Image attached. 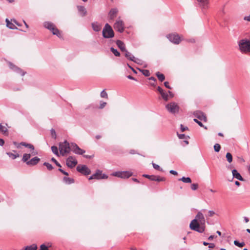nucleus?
I'll list each match as a JSON object with an SVG mask.
<instances>
[{"label":"nucleus","instance_id":"obj_1","mask_svg":"<svg viewBox=\"0 0 250 250\" xmlns=\"http://www.w3.org/2000/svg\"><path fill=\"white\" fill-rule=\"evenodd\" d=\"M205 222L206 220L203 214L199 211L196 214L195 218L191 221L189 228L191 230L199 233H203L206 228Z\"/></svg>","mask_w":250,"mask_h":250},{"label":"nucleus","instance_id":"obj_2","mask_svg":"<svg viewBox=\"0 0 250 250\" xmlns=\"http://www.w3.org/2000/svg\"><path fill=\"white\" fill-rule=\"evenodd\" d=\"M239 49L242 53H250V40L243 39L238 42Z\"/></svg>","mask_w":250,"mask_h":250},{"label":"nucleus","instance_id":"obj_3","mask_svg":"<svg viewBox=\"0 0 250 250\" xmlns=\"http://www.w3.org/2000/svg\"><path fill=\"white\" fill-rule=\"evenodd\" d=\"M43 26L45 28L49 30L53 35H56L59 38L62 37L60 31L52 22L45 21L43 23Z\"/></svg>","mask_w":250,"mask_h":250},{"label":"nucleus","instance_id":"obj_4","mask_svg":"<svg viewBox=\"0 0 250 250\" xmlns=\"http://www.w3.org/2000/svg\"><path fill=\"white\" fill-rule=\"evenodd\" d=\"M71 146L66 140L59 144L60 152L62 156L69 153L71 151Z\"/></svg>","mask_w":250,"mask_h":250},{"label":"nucleus","instance_id":"obj_5","mask_svg":"<svg viewBox=\"0 0 250 250\" xmlns=\"http://www.w3.org/2000/svg\"><path fill=\"white\" fill-rule=\"evenodd\" d=\"M103 36L104 38L109 39L113 38L114 33L111 26L108 23H106L103 30Z\"/></svg>","mask_w":250,"mask_h":250},{"label":"nucleus","instance_id":"obj_6","mask_svg":"<svg viewBox=\"0 0 250 250\" xmlns=\"http://www.w3.org/2000/svg\"><path fill=\"white\" fill-rule=\"evenodd\" d=\"M195 3L198 7L204 12L209 8V0H195Z\"/></svg>","mask_w":250,"mask_h":250},{"label":"nucleus","instance_id":"obj_7","mask_svg":"<svg viewBox=\"0 0 250 250\" xmlns=\"http://www.w3.org/2000/svg\"><path fill=\"white\" fill-rule=\"evenodd\" d=\"M167 109L172 114L178 113L179 110V107L177 104L174 102H172L166 105Z\"/></svg>","mask_w":250,"mask_h":250},{"label":"nucleus","instance_id":"obj_8","mask_svg":"<svg viewBox=\"0 0 250 250\" xmlns=\"http://www.w3.org/2000/svg\"><path fill=\"white\" fill-rule=\"evenodd\" d=\"M132 175V172L124 171H117L113 173L112 175L119 178L126 179L130 177Z\"/></svg>","mask_w":250,"mask_h":250},{"label":"nucleus","instance_id":"obj_9","mask_svg":"<svg viewBox=\"0 0 250 250\" xmlns=\"http://www.w3.org/2000/svg\"><path fill=\"white\" fill-rule=\"evenodd\" d=\"M107 177L108 176L106 175L103 174L102 171L98 169L94 174L90 176L89 180L107 179Z\"/></svg>","mask_w":250,"mask_h":250},{"label":"nucleus","instance_id":"obj_10","mask_svg":"<svg viewBox=\"0 0 250 250\" xmlns=\"http://www.w3.org/2000/svg\"><path fill=\"white\" fill-rule=\"evenodd\" d=\"M76 169L78 172L84 175H88L91 173V170L86 165H79Z\"/></svg>","mask_w":250,"mask_h":250},{"label":"nucleus","instance_id":"obj_11","mask_svg":"<svg viewBox=\"0 0 250 250\" xmlns=\"http://www.w3.org/2000/svg\"><path fill=\"white\" fill-rule=\"evenodd\" d=\"M167 38L170 42L176 44H178L181 41L180 37L177 34H169L167 36Z\"/></svg>","mask_w":250,"mask_h":250},{"label":"nucleus","instance_id":"obj_12","mask_svg":"<svg viewBox=\"0 0 250 250\" xmlns=\"http://www.w3.org/2000/svg\"><path fill=\"white\" fill-rule=\"evenodd\" d=\"M114 29L120 33H122L124 31V22L121 20H118L114 25Z\"/></svg>","mask_w":250,"mask_h":250},{"label":"nucleus","instance_id":"obj_13","mask_svg":"<svg viewBox=\"0 0 250 250\" xmlns=\"http://www.w3.org/2000/svg\"><path fill=\"white\" fill-rule=\"evenodd\" d=\"M71 146L73 152L76 154L82 155L85 152L84 150L80 148L79 146L75 143H71Z\"/></svg>","mask_w":250,"mask_h":250},{"label":"nucleus","instance_id":"obj_14","mask_svg":"<svg viewBox=\"0 0 250 250\" xmlns=\"http://www.w3.org/2000/svg\"><path fill=\"white\" fill-rule=\"evenodd\" d=\"M193 115L201 121L205 122L207 121V118L205 114L201 111H195L193 112Z\"/></svg>","mask_w":250,"mask_h":250},{"label":"nucleus","instance_id":"obj_15","mask_svg":"<svg viewBox=\"0 0 250 250\" xmlns=\"http://www.w3.org/2000/svg\"><path fill=\"white\" fill-rule=\"evenodd\" d=\"M66 163L68 167L73 168L77 164V161L73 157H69L66 159Z\"/></svg>","mask_w":250,"mask_h":250},{"label":"nucleus","instance_id":"obj_16","mask_svg":"<svg viewBox=\"0 0 250 250\" xmlns=\"http://www.w3.org/2000/svg\"><path fill=\"white\" fill-rule=\"evenodd\" d=\"M8 64L10 69L17 73L21 74V76H23L25 74V72L23 71L21 69L12 63L9 62Z\"/></svg>","mask_w":250,"mask_h":250},{"label":"nucleus","instance_id":"obj_17","mask_svg":"<svg viewBox=\"0 0 250 250\" xmlns=\"http://www.w3.org/2000/svg\"><path fill=\"white\" fill-rule=\"evenodd\" d=\"M232 176H233V177L232 178V179H233V178H236L237 179H238V180L239 181H244V179L242 177V176L241 175V174L237 171V170L236 169H233L232 170ZM232 180H230V181H231Z\"/></svg>","mask_w":250,"mask_h":250},{"label":"nucleus","instance_id":"obj_18","mask_svg":"<svg viewBox=\"0 0 250 250\" xmlns=\"http://www.w3.org/2000/svg\"><path fill=\"white\" fill-rule=\"evenodd\" d=\"M40 161V159L38 157H35L26 162L28 166H33L36 165Z\"/></svg>","mask_w":250,"mask_h":250},{"label":"nucleus","instance_id":"obj_19","mask_svg":"<svg viewBox=\"0 0 250 250\" xmlns=\"http://www.w3.org/2000/svg\"><path fill=\"white\" fill-rule=\"evenodd\" d=\"M118 12L117 8H112L108 14L110 19L113 20L116 17Z\"/></svg>","mask_w":250,"mask_h":250},{"label":"nucleus","instance_id":"obj_20","mask_svg":"<svg viewBox=\"0 0 250 250\" xmlns=\"http://www.w3.org/2000/svg\"><path fill=\"white\" fill-rule=\"evenodd\" d=\"M116 44L122 51L124 52L126 50L125 45L122 41L120 40H117L116 41Z\"/></svg>","mask_w":250,"mask_h":250},{"label":"nucleus","instance_id":"obj_21","mask_svg":"<svg viewBox=\"0 0 250 250\" xmlns=\"http://www.w3.org/2000/svg\"><path fill=\"white\" fill-rule=\"evenodd\" d=\"M92 26L94 31L98 32L101 30L102 25L98 22H94L92 23Z\"/></svg>","mask_w":250,"mask_h":250},{"label":"nucleus","instance_id":"obj_22","mask_svg":"<svg viewBox=\"0 0 250 250\" xmlns=\"http://www.w3.org/2000/svg\"><path fill=\"white\" fill-rule=\"evenodd\" d=\"M63 181L65 184L68 185L74 183V180L73 179L67 177H64L63 178Z\"/></svg>","mask_w":250,"mask_h":250},{"label":"nucleus","instance_id":"obj_23","mask_svg":"<svg viewBox=\"0 0 250 250\" xmlns=\"http://www.w3.org/2000/svg\"><path fill=\"white\" fill-rule=\"evenodd\" d=\"M20 144H21V146H24L26 147H27L31 149V150H34L35 148L33 145L31 144H28L25 142H21L20 143Z\"/></svg>","mask_w":250,"mask_h":250},{"label":"nucleus","instance_id":"obj_24","mask_svg":"<svg viewBox=\"0 0 250 250\" xmlns=\"http://www.w3.org/2000/svg\"><path fill=\"white\" fill-rule=\"evenodd\" d=\"M6 26L10 29H17L16 26L11 22H10L7 19H6Z\"/></svg>","mask_w":250,"mask_h":250},{"label":"nucleus","instance_id":"obj_25","mask_svg":"<svg viewBox=\"0 0 250 250\" xmlns=\"http://www.w3.org/2000/svg\"><path fill=\"white\" fill-rule=\"evenodd\" d=\"M31 156V155L30 154L25 153L23 155L22 161L26 163L29 161L28 160L30 158Z\"/></svg>","mask_w":250,"mask_h":250},{"label":"nucleus","instance_id":"obj_26","mask_svg":"<svg viewBox=\"0 0 250 250\" xmlns=\"http://www.w3.org/2000/svg\"><path fill=\"white\" fill-rule=\"evenodd\" d=\"M124 52H125V56L127 59L131 61H133V59H132V57L134 56L133 55H132L131 53L129 52L127 50H126Z\"/></svg>","mask_w":250,"mask_h":250},{"label":"nucleus","instance_id":"obj_27","mask_svg":"<svg viewBox=\"0 0 250 250\" xmlns=\"http://www.w3.org/2000/svg\"><path fill=\"white\" fill-rule=\"evenodd\" d=\"M0 132L2 133L4 135H8V129L7 128L2 126L1 124H0Z\"/></svg>","mask_w":250,"mask_h":250},{"label":"nucleus","instance_id":"obj_28","mask_svg":"<svg viewBox=\"0 0 250 250\" xmlns=\"http://www.w3.org/2000/svg\"><path fill=\"white\" fill-rule=\"evenodd\" d=\"M179 181H182L183 182L185 183H191V180L189 177H183L179 179Z\"/></svg>","mask_w":250,"mask_h":250},{"label":"nucleus","instance_id":"obj_29","mask_svg":"<svg viewBox=\"0 0 250 250\" xmlns=\"http://www.w3.org/2000/svg\"><path fill=\"white\" fill-rule=\"evenodd\" d=\"M132 58L133 59V61H132V62L137 64L142 65L144 62L143 60L138 58H136L135 57H132Z\"/></svg>","mask_w":250,"mask_h":250},{"label":"nucleus","instance_id":"obj_30","mask_svg":"<svg viewBox=\"0 0 250 250\" xmlns=\"http://www.w3.org/2000/svg\"><path fill=\"white\" fill-rule=\"evenodd\" d=\"M51 247V244L50 243H48L47 244V246L45 244H42L40 246L41 250H48V247Z\"/></svg>","mask_w":250,"mask_h":250},{"label":"nucleus","instance_id":"obj_31","mask_svg":"<svg viewBox=\"0 0 250 250\" xmlns=\"http://www.w3.org/2000/svg\"><path fill=\"white\" fill-rule=\"evenodd\" d=\"M156 75L160 81L163 82L164 81L165 77L164 74L160 73L159 72H158L156 73Z\"/></svg>","mask_w":250,"mask_h":250},{"label":"nucleus","instance_id":"obj_32","mask_svg":"<svg viewBox=\"0 0 250 250\" xmlns=\"http://www.w3.org/2000/svg\"><path fill=\"white\" fill-rule=\"evenodd\" d=\"M142 73V74L146 76V77H148V76H149L150 74V72L148 70H147V69H138Z\"/></svg>","mask_w":250,"mask_h":250},{"label":"nucleus","instance_id":"obj_33","mask_svg":"<svg viewBox=\"0 0 250 250\" xmlns=\"http://www.w3.org/2000/svg\"><path fill=\"white\" fill-rule=\"evenodd\" d=\"M51 150H52V152L54 154H55L57 156H59V152H58V147L56 146H51Z\"/></svg>","mask_w":250,"mask_h":250},{"label":"nucleus","instance_id":"obj_34","mask_svg":"<svg viewBox=\"0 0 250 250\" xmlns=\"http://www.w3.org/2000/svg\"><path fill=\"white\" fill-rule=\"evenodd\" d=\"M226 157L227 161L230 163L232 161V156L231 154L229 152H227L226 155Z\"/></svg>","mask_w":250,"mask_h":250},{"label":"nucleus","instance_id":"obj_35","mask_svg":"<svg viewBox=\"0 0 250 250\" xmlns=\"http://www.w3.org/2000/svg\"><path fill=\"white\" fill-rule=\"evenodd\" d=\"M6 154L13 160L19 157V155L18 153L14 154L11 152H7Z\"/></svg>","mask_w":250,"mask_h":250},{"label":"nucleus","instance_id":"obj_36","mask_svg":"<svg viewBox=\"0 0 250 250\" xmlns=\"http://www.w3.org/2000/svg\"><path fill=\"white\" fill-rule=\"evenodd\" d=\"M110 51L114 54L115 56L119 57L120 56V52L116 49L114 48L113 47L110 48Z\"/></svg>","mask_w":250,"mask_h":250},{"label":"nucleus","instance_id":"obj_37","mask_svg":"<svg viewBox=\"0 0 250 250\" xmlns=\"http://www.w3.org/2000/svg\"><path fill=\"white\" fill-rule=\"evenodd\" d=\"M234 244L239 247V248H242L243 247H244L245 245V243L244 242H241V243H240L239 241H238L237 240H235L234 241Z\"/></svg>","mask_w":250,"mask_h":250},{"label":"nucleus","instance_id":"obj_38","mask_svg":"<svg viewBox=\"0 0 250 250\" xmlns=\"http://www.w3.org/2000/svg\"><path fill=\"white\" fill-rule=\"evenodd\" d=\"M166 180V178L163 177H160L159 176H155V180L154 181H157V182H161V181H165Z\"/></svg>","mask_w":250,"mask_h":250},{"label":"nucleus","instance_id":"obj_39","mask_svg":"<svg viewBox=\"0 0 250 250\" xmlns=\"http://www.w3.org/2000/svg\"><path fill=\"white\" fill-rule=\"evenodd\" d=\"M155 176V175H148V174H144L143 175V177L146 178L152 181H154Z\"/></svg>","mask_w":250,"mask_h":250},{"label":"nucleus","instance_id":"obj_40","mask_svg":"<svg viewBox=\"0 0 250 250\" xmlns=\"http://www.w3.org/2000/svg\"><path fill=\"white\" fill-rule=\"evenodd\" d=\"M43 165L45 166L46 167V168H47V169L49 170H52L53 169V167L52 166V165H51L49 163L44 162L43 164Z\"/></svg>","mask_w":250,"mask_h":250},{"label":"nucleus","instance_id":"obj_41","mask_svg":"<svg viewBox=\"0 0 250 250\" xmlns=\"http://www.w3.org/2000/svg\"><path fill=\"white\" fill-rule=\"evenodd\" d=\"M162 98L165 101H167L168 100V95L167 93L164 92V91L161 94Z\"/></svg>","mask_w":250,"mask_h":250},{"label":"nucleus","instance_id":"obj_42","mask_svg":"<svg viewBox=\"0 0 250 250\" xmlns=\"http://www.w3.org/2000/svg\"><path fill=\"white\" fill-rule=\"evenodd\" d=\"M213 148L215 152H218L221 149V146L218 144H215L213 146Z\"/></svg>","mask_w":250,"mask_h":250},{"label":"nucleus","instance_id":"obj_43","mask_svg":"<svg viewBox=\"0 0 250 250\" xmlns=\"http://www.w3.org/2000/svg\"><path fill=\"white\" fill-rule=\"evenodd\" d=\"M100 96L102 98L107 99L108 95L107 93L105 91V90H103L100 94Z\"/></svg>","mask_w":250,"mask_h":250},{"label":"nucleus","instance_id":"obj_44","mask_svg":"<svg viewBox=\"0 0 250 250\" xmlns=\"http://www.w3.org/2000/svg\"><path fill=\"white\" fill-rule=\"evenodd\" d=\"M193 121L194 122H195V123H196L200 126L201 127H204V128L205 129H207V127L206 126H205L201 122L199 121L198 120H197V119H193Z\"/></svg>","mask_w":250,"mask_h":250},{"label":"nucleus","instance_id":"obj_45","mask_svg":"<svg viewBox=\"0 0 250 250\" xmlns=\"http://www.w3.org/2000/svg\"><path fill=\"white\" fill-rule=\"evenodd\" d=\"M50 132H51V135L52 137L54 139H56L57 138V135H56V133L55 129L52 128L50 130Z\"/></svg>","mask_w":250,"mask_h":250},{"label":"nucleus","instance_id":"obj_46","mask_svg":"<svg viewBox=\"0 0 250 250\" xmlns=\"http://www.w3.org/2000/svg\"><path fill=\"white\" fill-rule=\"evenodd\" d=\"M198 187V184H192L191 185V188L193 190H196L197 189Z\"/></svg>","mask_w":250,"mask_h":250},{"label":"nucleus","instance_id":"obj_47","mask_svg":"<svg viewBox=\"0 0 250 250\" xmlns=\"http://www.w3.org/2000/svg\"><path fill=\"white\" fill-rule=\"evenodd\" d=\"M153 167L154 168L157 170L162 171V168H160V166L156 164L153 163Z\"/></svg>","mask_w":250,"mask_h":250},{"label":"nucleus","instance_id":"obj_48","mask_svg":"<svg viewBox=\"0 0 250 250\" xmlns=\"http://www.w3.org/2000/svg\"><path fill=\"white\" fill-rule=\"evenodd\" d=\"M51 161L53 162L56 165V166L60 167H61V164L59 162H58L54 158H52Z\"/></svg>","mask_w":250,"mask_h":250},{"label":"nucleus","instance_id":"obj_49","mask_svg":"<svg viewBox=\"0 0 250 250\" xmlns=\"http://www.w3.org/2000/svg\"><path fill=\"white\" fill-rule=\"evenodd\" d=\"M78 10L81 12H83L84 13V15L85 14L86 11H85V8L83 6H78Z\"/></svg>","mask_w":250,"mask_h":250},{"label":"nucleus","instance_id":"obj_50","mask_svg":"<svg viewBox=\"0 0 250 250\" xmlns=\"http://www.w3.org/2000/svg\"><path fill=\"white\" fill-rule=\"evenodd\" d=\"M106 104V102H101L100 105L99 106L100 109H103Z\"/></svg>","mask_w":250,"mask_h":250},{"label":"nucleus","instance_id":"obj_51","mask_svg":"<svg viewBox=\"0 0 250 250\" xmlns=\"http://www.w3.org/2000/svg\"><path fill=\"white\" fill-rule=\"evenodd\" d=\"M177 135H178L179 138L180 139H183L185 138V135L184 134H180L177 133Z\"/></svg>","mask_w":250,"mask_h":250},{"label":"nucleus","instance_id":"obj_52","mask_svg":"<svg viewBox=\"0 0 250 250\" xmlns=\"http://www.w3.org/2000/svg\"><path fill=\"white\" fill-rule=\"evenodd\" d=\"M165 86L168 89H171V87L170 86L169 84V83L168 82H165L164 83Z\"/></svg>","mask_w":250,"mask_h":250},{"label":"nucleus","instance_id":"obj_53","mask_svg":"<svg viewBox=\"0 0 250 250\" xmlns=\"http://www.w3.org/2000/svg\"><path fill=\"white\" fill-rule=\"evenodd\" d=\"M215 214V212L212 210H209L208 211V216L210 217H211L213 216Z\"/></svg>","mask_w":250,"mask_h":250},{"label":"nucleus","instance_id":"obj_54","mask_svg":"<svg viewBox=\"0 0 250 250\" xmlns=\"http://www.w3.org/2000/svg\"><path fill=\"white\" fill-rule=\"evenodd\" d=\"M181 130L182 132L187 130L188 129V127H184L182 125H181Z\"/></svg>","mask_w":250,"mask_h":250},{"label":"nucleus","instance_id":"obj_55","mask_svg":"<svg viewBox=\"0 0 250 250\" xmlns=\"http://www.w3.org/2000/svg\"><path fill=\"white\" fill-rule=\"evenodd\" d=\"M13 144L18 148H20V146H21V144H20V143H17L16 142H13Z\"/></svg>","mask_w":250,"mask_h":250},{"label":"nucleus","instance_id":"obj_56","mask_svg":"<svg viewBox=\"0 0 250 250\" xmlns=\"http://www.w3.org/2000/svg\"><path fill=\"white\" fill-rule=\"evenodd\" d=\"M170 173L173 174L174 175H177L178 174V173L177 171L174 170H170L169 171Z\"/></svg>","mask_w":250,"mask_h":250},{"label":"nucleus","instance_id":"obj_57","mask_svg":"<svg viewBox=\"0 0 250 250\" xmlns=\"http://www.w3.org/2000/svg\"><path fill=\"white\" fill-rule=\"evenodd\" d=\"M244 20L245 21H250V14L248 16H245L244 18Z\"/></svg>","mask_w":250,"mask_h":250},{"label":"nucleus","instance_id":"obj_58","mask_svg":"<svg viewBox=\"0 0 250 250\" xmlns=\"http://www.w3.org/2000/svg\"><path fill=\"white\" fill-rule=\"evenodd\" d=\"M157 90L161 94L164 91L160 86H158Z\"/></svg>","mask_w":250,"mask_h":250},{"label":"nucleus","instance_id":"obj_59","mask_svg":"<svg viewBox=\"0 0 250 250\" xmlns=\"http://www.w3.org/2000/svg\"><path fill=\"white\" fill-rule=\"evenodd\" d=\"M4 144V141L2 139L0 138V146H3Z\"/></svg>","mask_w":250,"mask_h":250},{"label":"nucleus","instance_id":"obj_60","mask_svg":"<svg viewBox=\"0 0 250 250\" xmlns=\"http://www.w3.org/2000/svg\"><path fill=\"white\" fill-rule=\"evenodd\" d=\"M127 77L128 79H129L130 80H132L136 81V80L134 77L131 76V75H128V76H127Z\"/></svg>","mask_w":250,"mask_h":250},{"label":"nucleus","instance_id":"obj_61","mask_svg":"<svg viewBox=\"0 0 250 250\" xmlns=\"http://www.w3.org/2000/svg\"><path fill=\"white\" fill-rule=\"evenodd\" d=\"M127 65L132 70V71L134 73H137V72L131 66H130L128 64H127Z\"/></svg>","mask_w":250,"mask_h":250},{"label":"nucleus","instance_id":"obj_62","mask_svg":"<svg viewBox=\"0 0 250 250\" xmlns=\"http://www.w3.org/2000/svg\"><path fill=\"white\" fill-rule=\"evenodd\" d=\"M208 245H209L208 247L209 248H213L215 247V245L213 243H209Z\"/></svg>","mask_w":250,"mask_h":250},{"label":"nucleus","instance_id":"obj_63","mask_svg":"<svg viewBox=\"0 0 250 250\" xmlns=\"http://www.w3.org/2000/svg\"><path fill=\"white\" fill-rule=\"evenodd\" d=\"M168 93H169V96L170 98L173 97L174 94H173V93H172V92H171L170 91H168Z\"/></svg>","mask_w":250,"mask_h":250},{"label":"nucleus","instance_id":"obj_64","mask_svg":"<svg viewBox=\"0 0 250 250\" xmlns=\"http://www.w3.org/2000/svg\"><path fill=\"white\" fill-rule=\"evenodd\" d=\"M214 238V235H210V236L208 237V240H209V241H211V240H213V239Z\"/></svg>","mask_w":250,"mask_h":250}]
</instances>
